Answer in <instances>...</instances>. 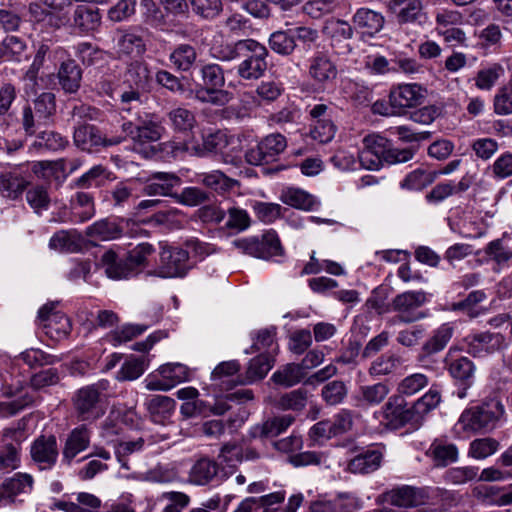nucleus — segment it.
<instances>
[{
  "label": "nucleus",
  "instance_id": "f257e3e1",
  "mask_svg": "<svg viewBox=\"0 0 512 512\" xmlns=\"http://www.w3.org/2000/svg\"><path fill=\"white\" fill-rule=\"evenodd\" d=\"M506 421V412L503 403L492 398L480 405L463 410L454 425V433L460 438L470 437L478 433H488Z\"/></svg>",
  "mask_w": 512,
  "mask_h": 512
},
{
  "label": "nucleus",
  "instance_id": "f03ea898",
  "mask_svg": "<svg viewBox=\"0 0 512 512\" xmlns=\"http://www.w3.org/2000/svg\"><path fill=\"white\" fill-rule=\"evenodd\" d=\"M201 83L195 87L194 97L202 103L224 106L231 99V93L224 90L225 76L222 67L207 63L200 67Z\"/></svg>",
  "mask_w": 512,
  "mask_h": 512
},
{
  "label": "nucleus",
  "instance_id": "7ed1b4c3",
  "mask_svg": "<svg viewBox=\"0 0 512 512\" xmlns=\"http://www.w3.org/2000/svg\"><path fill=\"white\" fill-rule=\"evenodd\" d=\"M56 113L55 95L51 92H43L37 96L32 103H26L21 109L22 134L31 137L41 126L52 122Z\"/></svg>",
  "mask_w": 512,
  "mask_h": 512
},
{
  "label": "nucleus",
  "instance_id": "20e7f679",
  "mask_svg": "<svg viewBox=\"0 0 512 512\" xmlns=\"http://www.w3.org/2000/svg\"><path fill=\"white\" fill-rule=\"evenodd\" d=\"M242 52L243 55L239 56L242 60L235 68L238 77L245 81L262 78L268 68L267 48L254 39H248Z\"/></svg>",
  "mask_w": 512,
  "mask_h": 512
},
{
  "label": "nucleus",
  "instance_id": "39448f33",
  "mask_svg": "<svg viewBox=\"0 0 512 512\" xmlns=\"http://www.w3.org/2000/svg\"><path fill=\"white\" fill-rule=\"evenodd\" d=\"M109 389L110 382L101 379L78 390L75 397V407L82 420H95L103 415L104 411L100 406V401L102 397L108 395Z\"/></svg>",
  "mask_w": 512,
  "mask_h": 512
},
{
  "label": "nucleus",
  "instance_id": "423d86ee",
  "mask_svg": "<svg viewBox=\"0 0 512 512\" xmlns=\"http://www.w3.org/2000/svg\"><path fill=\"white\" fill-rule=\"evenodd\" d=\"M234 143L233 137L228 139L224 132L218 130L203 136L202 144L193 145L191 149L192 154L200 157L220 151L224 163L239 166L241 163L240 151Z\"/></svg>",
  "mask_w": 512,
  "mask_h": 512
},
{
  "label": "nucleus",
  "instance_id": "0eeeda50",
  "mask_svg": "<svg viewBox=\"0 0 512 512\" xmlns=\"http://www.w3.org/2000/svg\"><path fill=\"white\" fill-rule=\"evenodd\" d=\"M442 493L440 488L414 487L402 485L386 491L381 495L382 500L397 507H415L425 504Z\"/></svg>",
  "mask_w": 512,
  "mask_h": 512
},
{
  "label": "nucleus",
  "instance_id": "6e6552de",
  "mask_svg": "<svg viewBox=\"0 0 512 512\" xmlns=\"http://www.w3.org/2000/svg\"><path fill=\"white\" fill-rule=\"evenodd\" d=\"M126 136H130L135 145L143 146L157 142L165 133L161 121L152 114L139 116L136 123L126 121L121 126Z\"/></svg>",
  "mask_w": 512,
  "mask_h": 512
},
{
  "label": "nucleus",
  "instance_id": "1a4fd4ad",
  "mask_svg": "<svg viewBox=\"0 0 512 512\" xmlns=\"http://www.w3.org/2000/svg\"><path fill=\"white\" fill-rule=\"evenodd\" d=\"M379 414L381 421L390 429H399L408 424L414 428L420 427L413 404L409 406L400 395L391 396Z\"/></svg>",
  "mask_w": 512,
  "mask_h": 512
},
{
  "label": "nucleus",
  "instance_id": "9d476101",
  "mask_svg": "<svg viewBox=\"0 0 512 512\" xmlns=\"http://www.w3.org/2000/svg\"><path fill=\"white\" fill-rule=\"evenodd\" d=\"M428 300V294L422 290L405 291L392 300V309L398 313L400 322L412 323L427 317V313L419 311V308Z\"/></svg>",
  "mask_w": 512,
  "mask_h": 512
},
{
  "label": "nucleus",
  "instance_id": "9b49d317",
  "mask_svg": "<svg viewBox=\"0 0 512 512\" xmlns=\"http://www.w3.org/2000/svg\"><path fill=\"white\" fill-rule=\"evenodd\" d=\"M427 90L417 83H403L391 87L388 98L399 116L407 113L408 109L422 104Z\"/></svg>",
  "mask_w": 512,
  "mask_h": 512
},
{
  "label": "nucleus",
  "instance_id": "f8f14e48",
  "mask_svg": "<svg viewBox=\"0 0 512 512\" xmlns=\"http://www.w3.org/2000/svg\"><path fill=\"white\" fill-rule=\"evenodd\" d=\"M287 147L286 138L273 133L263 138L257 145L245 152V159L251 165H261L274 160Z\"/></svg>",
  "mask_w": 512,
  "mask_h": 512
},
{
  "label": "nucleus",
  "instance_id": "ddd939ff",
  "mask_svg": "<svg viewBox=\"0 0 512 512\" xmlns=\"http://www.w3.org/2000/svg\"><path fill=\"white\" fill-rule=\"evenodd\" d=\"M188 252L178 247H165L160 253L156 274L162 278L183 277L190 268Z\"/></svg>",
  "mask_w": 512,
  "mask_h": 512
},
{
  "label": "nucleus",
  "instance_id": "4468645a",
  "mask_svg": "<svg viewBox=\"0 0 512 512\" xmlns=\"http://www.w3.org/2000/svg\"><path fill=\"white\" fill-rule=\"evenodd\" d=\"M37 319L45 330V334L54 340L66 338L71 332L70 319L61 312L55 311L54 304H45L39 311Z\"/></svg>",
  "mask_w": 512,
  "mask_h": 512
},
{
  "label": "nucleus",
  "instance_id": "2eb2a0df",
  "mask_svg": "<svg viewBox=\"0 0 512 512\" xmlns=\"http://www.w3.org/2000/svg\"><path fill=\"white\" fill-rule=\"evenodd\" d=\"M30 456L40 470H51L59 456L56 437L42 435L36 438L31 444Z\"/></svg>",
  "mask_w": 512,
  "mask_h": 512
},
{
  "label": "nucleus",
  "instance_id": "dca6fc26",
  "mask_svg": "<svg viewBox=\"0 0 512 512\" xmlns=\"http://www.w3.org/2000/svg\"><path fill=\"white\" fill-rule=\"evenodd\" d=\"M74 143L84 151H91L98 146L117 145L124 139L121 136L103 137L100 131L92 125L78 126L73 135Z\"/></svg>",
  "mask_w": 512,
  "mask_h": 512
},
{
  "label": "nucleus",
  "instance_id": "f3484780",
  "mask_svg": "<svg viewBox=\"0 0 512 512\" xmlns=\"http://www.w3.org/2000/svg\"><path fill=\"white\" fill-rule=\"evenodd\" d=\"M23 440V432L20 429L8 428L3 431V449L0 451V471L13 470L19 464V447Z\"/></svg>",
  "mask_w": 512,
  "mask_h": 512
},
{
  "label": "nucleus",
  "instance_id": "a211bd4d",
  "mask_svg": "<svg viewBox=\"0 0 512 512\" xmlns=\"http://www.w3.org/2000/svg\"><path fill=\"white\" fill-rule=\"evenodd\" d=\"M468 352L475 357L499 351L507 346L505 337L500 333L482 332L467 338Z\"/></svg>",
  "mask_w": 512,
  "mask_h": 512
},
{
  "label": "nucleus",
  "instance_id": "6ab92c4d",
  "mask_svg": "<svg viewBox=\"0 0 512 512\" xmlns=\"http://www.w3.org/2000/svg\"><path fill=\"white\" fill-rule=\"evenodd\" d=\"M91 430L82 424L70 431L62 449V462L70 465L73 459L90 446Z\"/></svg>",
  "mask_w": 512,
  "mask_h": 512
},
{
  "label": "nucleus",
  "instance_id": "aec40b11",
  "mask_svg": "<svg viewBox=\"0 0 512 512\" xmlns=\"http://www.w3.org/2000/svg\"><path fill=\"white\" fill-rule=\"evenodd\" d=\"M337 74L336 65L327 55L318 53L309 60V76L320 87L331 85Z\"/></svg>",
  "mask_w": 512,
  "mask_h": 512
},
{
  "label": "nucleus",
  "instance_id": "412c9836",
  "mask_svg": "<svg viewBox=\"0 0 512 512\" xmlns=\"http://www.w3.org/2000/svg\"><path fill=\"white\" fill-rule=\"evenodd\" d=\"M180 183V178L173 173L156 172L146 181L143 193L148 196H174L172 190Z\"/></svg>",
  "mask_w": 512,
  "mask_h": 512
},
{
  "label": "nucleus",
  "instance_id": "4be33fe9",
  "mask_svg": "<svg viewBox=\"0 0 512 512\" xmlns=\"http://www.w3.org/2000/svg\"><path fill=\"white\" fill-rule=\"evenodd\" d=\"M386 8L399 24H406L420 18L423 4L421 0H390L386 3Z\"/></svg>",
  "mask_w": 512,
  "mask_h": 512
},
{
  "label": "nucleus",
  "instance_id": "5701e85b",
  "mask_svg": "<svg viewBox=\"0 0 512 512\" xmlns=\"http://www.w3.org/2000/svg\"><path fill=\"white\" fill-rule=\"evenodd\" d=\"M354 28L369 37L379 33L385 23L384 16L369 8H359L352 17Z\"/></svg>",
  "mask_w": 512,
  "mask_h": 512
},
{
  "label": "nucleus",
  "instance_id": "b1692460",
  "mask_svg": "<svg viewBox=\"0 0 512 512\" xmlns=\"http://www.w3.org/2000/svg\"><path fill=\"white\" fill-rule=\"evenodd\" d=\"M70 207L72 217L65 216L62 218L63 222H85L91 219L95 212L92 197L84 192H78L71 198Z\"/></svg>",
  "mask_w": 512,
  "mask_h": 512
},
{
  "label": "nucleus",
  "instance_id": "393cba45",
  "mask_svg": "<svg viewBox=\"0 0 512 512\" xmlns=\"http://www.w3.org/2000/svg\"><path fill=\"white\" fill-rule=\"evenodd\" d=\"M54 507L64 512H98L101 500L94 494L80 492L76 495V502L56 501Z\"/></svg>",
  "mask_w": 512,
  "mask_h": 512
},
{
  "label": "nucleus",
  "instance_id": "a878e982",
  "mask_svg": "<svg viewBox=\"0 0 512 512\" xmlns=\"http://www.w3.org/2000/svg\"><path fill=\"white\" fill-rule=\"evenodd\" d=\"M80 166L79 160H66L59 159L57 161H40L36 162L32 166V170L35 174L49 178L51 176L59 177V173L66 174L72 173Z\"/></svg>",
  "mask_w": 512,
  "mask_h": 512
},
{
  "label": "nucleus",
  "instance_id": "bb28decb",
  "mask_svg": "<svg viewBox=\"0 0 512 512\" xmlns=\"http://www.w3.org/2000/svg\"><path fill=\"white\" fill-rule=\"evenodd\" d=\"M456 352L457 349L451 347L445 356L444 362L453 378L468 381L473 376L474 364L467 357H455Z\"/></svg>",
  "mask_w": 512,
  "mask_h": 512
},
{
  "label": "nucleus",
  "instance_id": "cd10ccee",
  "mask_svg": "<svg viewBox=\"0 0 512 512\" xmlns=\"http://www.w3.org/2000/svg\"><path fill=\"white\" fill-rule=\"evenodd\" d=\"M100 264L105 274L111 279L120 280L134 276L126 258L118 260L116 253L112 250L104 252L101 256Z\"/></svg>",
  "mask_w": 512,
  "mask_h": 512
},
{
  "label": "nucleus",
  "instance_id": "c85d7f7f",
  "mask_svg": "<svg viewBox=\"0 0 512 512\" xmlns=\"http://www.w3.org/2000/svg\"><path fill=\"white\" fill-rule=\"evenodd\" d=\"M24 144L22 131L8 118L0 120V149L8 153L20 149Z\"/></svg>",
  "mask_w": 512,
  "mask_h": 512
},
{
  "label": "nucleus",
  "instance_id": "c756f323",
  "mask_svg": "<svg viewBox=\"0 0 512 512\" xmlns=\"http://www.w3.org/2000/svg\"><path fill=\"white\" fill-rule=\"evenodd\" d=\"M382 460V454L376 450H366L353 457L347 466L352 473L368 474L376 471Z\"/></svg>",
  "mask_w": 512,
  "mask_h": 512
},
{
  "label": "nucleus",
  "instance_id": "7c9ffc66",
  "mask_svg": "<svg viewBox=\"0 0 512 512\" xmlns=\"http://www.w3.org/2000/svg\"><path fill=\"white\" fill-rule=\"evenodd\" d=\"M390 393V387L383 382L359 387L355 399L358 406H375L380 404Z\"/></svg>",
  "mask_w": 512,
  "mask_h": 512
},
{
  "label": "nucleus",
  "instance_id": "2f4dec72",
  "mask_svg": "<svg viewBox=\"0 0 512 512\" xmlns=\"http://www.w3.org/2000/svg\"><path fill=\"white\" fill-rule=\"evenodd\" d=\"M151 81L152 75L148 64L142 61H134L129 64L125 73L124 84L147 91Z\"/></svg>",
  "mask_w": 512,
  "mask_h": 512
},
{
  "label": "nucleus",
  "instance_id": "473e14b6",
  "mask_svg": "<svg viewBox=\"0 0 512 512\" xmlns=\"http://www.w3.org/2000/svg\"><path fill=\"white\" fill-rule=\"evenodd\" d=\"M290 415L274 417L265 421L262 425H255L250 429L252 438L275 437L284 432L293 422Z\"/></svg>",
  "mask_w": 512,
  "mask_h": 512
},
{
  "label": "nucleus",
  "instance_id": "72a5a7b5",
  "mask_svg": "<svg viewBox=\"0 0 512 512\" xmlns=\"http://www.w3.org/2000/svg\"><path fill=\"white\" fill-rule=\"evenodd\" d=\"M280 200L286 205L305 211L313 210L318 206V202L313 195L294 187L283 189L280 194Z\"/></svg>",
  "mask_w": 512,
  "mask_h": 512
},
{
  "label": "nucleus",
  "instance_id": "f704fd0d",
  "mask_svg": "<svg viewBox=\"0 0 512 512\" xmlns=\"http://www.w3.org/2000/svg\"><path fill=\"white\" fill-rule=\"evenodd\" d=\"M275 336V327L259 330L252 336L253 344L251 346V351L246 350V353L260 351V354H266L273 358V356L278 351V345L276 343Z\"/></svg>",
  "mask_w": 512,
  "mask_h": 512
},
{
  "label": "nucleus",
  "instance_id": "c9c22d12",
  "mask_svg": "<svg viewBox=\"0 0 512 512\" xmlns=\"http://www.w3.org/2000/svg\"><path fill=\"white\" fill-rule=\"evenodd\" d=\"M426 454L433 459L436 466H447L457 461L458 449L454 444L435 440Z\"/></svg>",
  "mask_w": 512,
  "mask_h": 512
},
{
  "label": "nucleus",
  "instance_id": "e433bc0d",
  "mask_svg": "<svg viewBox=\"0 0 512 512\" xmlns=\"http://www.w3.org/2000/svg\"><path fill=\"white\" fill-rule=\"evenodd\" d=\"M197 181L217 193H225L238 184L237 180L229 178L219 170L199 173Z\"/></svg>",
  "mask_w": 512,
  "mask_h": 512
},
{
  "label": "nucleus",
  "instance_id": "4c0bfd02",
  "mask_svg": "<svg viewBox=\"0 0 512 512\" xmlns=\"http://www.w3.org/2000/svg\"><path fill=\"white\" fill-rule=\"evenodd\" d=\"M454 334V326L451 323H444L432 332L431 337L423 345L426 354H436L442 351Z\"/></svg>",
  "mask_w": 512,
  "mask_h": 512
},
{
  "label": "nucleus",
  "instance_id": "58836bf2",
  "mask_svg": "<svg viewBox=\"0 0 512 512\" xmlns=\"http://www.w3.org/2000/svg\"><path fill=\"white\" fill-rule=\"evenodd\" d=\"M323 33L331 40L333 47L353 37L354 28L345 20L331 19L323 27Z\"/></svg>",
  "mask_w": 512,
  "mask_h": 512
},
{
  "label": "nucleus",
  "instance_id": "ea45409f",
  "mask_svg": "<svg viewBox=\"0 0 512 512\" xmlns=\"http://www.w3.org/2000/svg\"><path fill=\"white\" fill-rule=\"evenodd\" d=\"M81 245L82 238L75 230L57 232L49 241L50 248L62 252H77L81 249Z\"/></svg>",
  "mask_w": 512,
  "mask_h": 512
},
{
  "label": "nucleus",
  "instance_id": "a19ab883",
  "mask_svg": "<svg viewBox=\"0 0 512 512\" xmlns=\"http://www.w3.org/2000/svg\"><path fill=\"white\" fill-rule=\"evenodd\" d=\"M59 82L62 88L69 93L76 92L80 87L81 69L73 60L61 64L58 72Z\"/></svg>",
  "mask_w": 512,
  "mask_h": 512
},
{
  "label": "nucleus",
  "instance_id": "79ce46f5",
  "mask_svg": "<svg viewBox=\"0 0 512 512\" xmlns=\"http://www.w3.org/2000/svg\"><path fill=\"white\" fill-rule=\"evenodd\" d=\"M101 23V16L97 9L78 6L74 11L73 24L82 32L96 30Z\"/></svg>",
  "mask_w": 512,
  "mask_h": 512
},
{
  "label": "nucleus",
  "instance_id": "37998d69",
  "mask_svg": "<svg viewBox=\"0 0 512 512\" xmlns=\"http://www.w3.org/2000/svg\"><path fill=\"white\" fill-rule=\"evenodd\" d=\"M218 473L216 462L203 458L198 460L191 468L189 473L190 481L197 485L209 483Z\"/></svg>",
  "mask_w": 512,
  "mask_h": 512
},
{
  "label": "nucleus",
  "instance_id": "c03bdc74",
  "mask_svg": "<svg viewBox=\"0 0 512 512\" xmlns=\"http://www.w3.org/2000/svg\"><path fill=\"white\" fill-rule=\"evenodd\" d=\"M441 402V393L436 386L426 392L421 398L413 403L415 414L418 418L420 426L423 423L425 416L432 410L438 407Z\"/></svg>",
  "mask_w": 512,
  "mask_h": 512
},
{
  "label": "nucleus",
  "instance_id": "a18cd8bd",
  "mask_svg": "<svg viewBox=\"0 0 512 512\" xmlns=\"http://www.w3.org/2000/svg\"><path fill=\"white\" fill-rule=\"evenodd\" d=\"M144 91L124 84L118 87L116 91V99L118 100L117 106L121 111L131 112L133 109L138 108L142 104V93Z\"/></svg>",
  "mask_w": 512,
  "mask_h": 512
},
{
  "label": "nucleus",
  "instance_id": "49530a36",
  "mask_svg": "<svg viewBox=\"0 0 512 512\" xmlns=\"http://www.w3.org/2000/svg\"><path fill=\"white\" fill-rule=\"evenodd\" d=\"M153 420L158 422L171 415L175 408V401L164 395H154L146 403Z\"/></svg>",
  "mask_w": 512,
  "mask_h": 512
},
{
  "label": "nucleus",
  "instance_id": "de8ad7c7",
  "mask_svg": "<svg viewBox=\"0 0 512 512\" xmlns=\"http://www.w3.org/2000/svg\"><path fill=\"white\" fill-rule=\"evenodd\" d=\"M2 52L8 60L20 62L28 58L27 43L24 38L8 35L2 42Z\"/></svg>",
  "mask_w": 512,
  "mask_h": 512
},
{
  "label": "nucleus",
  "instance_id": "09e8293b",
  "mask_svg": "<svg viewBox=\"0 0 512 512\" xmlns=\"http://www.w3.org/2000/svg\"><path fill=\"white\" fill-rule=\"evenodd\" d=\"M356 508L354 497L340 495L329 501H319L312 507L313 512H352Z\"/></svg>",
  "mask_w": 512,
  "mask_h": 512
},
{
  "label": "nucleus",
  "instance_id": "8fccbe9b",
  "mask_svg": "<svg viewBox=\"0 0 512 512\" xmlns=\"http://www.w3.org/2000/svg\"><path fill=\"white\" fill-rule=\"evenodd\" d=\"M27 181L17 172H6L0 176V190L5 197L15 199L25 189Z\"/></svg>",
  "mask_w": 512,
  "mask_h": 512
},
{
  "label": "nucleus",
  "instance_id": "3c124183",
  "mask_svg": "<svg viewBox=\"0 0 512 512\" xmlns=\"http://www.w3.org/2000/svg\"><path fill=\"white\" fill-rule=\"evenodd\" d=\"M197 54L191 45L180 44L169 56L173 66L180 71H188L196 61Z\"/></svg>",
  "mask_w": 512,
  "mask_h": 512
},
{
  "label": "nucleus",
  "instance_id": "603ef678",
  "mask_svg": "<svg viewBox=\"0 0 512 512\" xmlns=\"http://www.w3.org/2000/svg\"><path fill=\"white\" fill-rule=\"evenodd\" d=\"M304 371L299 364H287L272 375V380L279 385L291 387L304 378Z\"/></svg>",
  "mask_w": 512,
  "mask_h": 512
},
{
  "label": "nucleus",
  "instance_id": "864d4df0",
  "mask_svg": "<svg viewBox=\"0 0 512 512\" xmlns=\"http://www.w3.org/2000/svg\"><path fill=\"white\" fill-rule=\"evenodd\" d=\"M121 229L110 220L103 219L95 222L87 228V235L102 241L111 240L119 237Z\"/></svg>",
  "mask_w": 512,
  "mask_h": 512
},
{
  "label": "nucleus",
  "instance_id": "5fc2aeb1",
  "mask_svg": "<svg viewBox=\"0 0 512 512\" xmlns=\"http://www.w3.org/2000/svg\"><path fill=\"white\" fill-rule=\"evenodd\" d=\"M273 366V358L266 354H259L249 362L246 372L247 382H254L266 376Z\"/></svg>",
  "mask_w": 512,
  "mask_h": 512
},
{
  "label": "nucleus",
  "instance_id": "6e6d98bb",
  "mask_svg": "<svg viewBox=\"0 0 512 512\" xmlns=\"http://www.w3.org/2000/svg\"><path fill=\"white\" fill-rule=\"evenodd\" d=\"M270 48L281 55L291 54L295 47V39L292 30L289 31H276L271 34L269 38Z\"/></svg>",
  "mask_w": 512,
  "mask_h": 512
},
{
  "label": "nucleus",
  "instance_id": "4d7b16f0",
  "mask_svg": "<svg viewBox=\"0 0 512 512\" xmlns=\"http://www.w3.org/2000/svg\"><path fill=\"white\" fill-rule=\"evenodd\" d=\"M172 127L177 131H190L196 125V118L192 111L184 107H177L168 113Z\"/></svg>",
  "mask_w": 512,
  "mask_h": 512
},
{
  "label": "nucleus",
  "instance_id": "13d9d810",
  "mask_svg": "<svg viewBox=\"0 0 512 512\" xmlns=\"http://www.w3.org/2000/svg\"><path fill=\"white\" fill-rule=\"evenodd\" d=\"M118 51L126 55H141L145 51V43L141 36L125 32L119 35L117 41Z\"/></svg>",
  "mask_w": 512,
  "mask_h": 512
},
{
  "label": "nucleus",
  "instance_id": "bf43d9fd",
  "mask_svg": "<svg viewBox=\"0 0 512 512\" xmlns=\"http://www.w3.org/2000/svg\"><path fill=\"white\" fill-rule=\"evenodd\" d=\"M240 365L236 360L225 361L215 367L211 373V379L215 385L222 387L234 383L231 378L239 371Z\"/></svg>",
  "mask_w": 512,
  "mask_h": 512
},
{
  "label": "nucleus",
  "instance_id": "052dcab7",
  "mask_svg": "<svg viewBox=\"0 0 512 512\" xmlns=\"http://www.w3.org/2000/svg\"><path fill=\"white\" fill-rule=\"evenodd\" d=\"M259 250L263 253L261 259L265 260L283 254V247L274 230H268L262 235L261 239H259Z\"/></svg>",
  "mask_w": 512,
  "mask_h": 512
},
{
  "label": "nucleus",
  "instance_id": "680f3d73",
  "mask_svg": "<svg viewBox=\"0 0 512 512\" xmlns=\"http://www.w3.org/2000/svg\"><path fill=\"white\" fill-rule=\"evenodd\" d=\"M505 73L501 64L495 63L478 71L475 85L481 90H490Z\"/></svg>",
  "mask_w": 512,
  "mask_h": 512
},
{
  "label": "nucleus",
  "instance_id": "e2e57ef3",
  "mask_svg": "<svg viewBox=\"0 0 512 512\" xmlns=\"http://www.w3.org/2000/svg\"><path fill=\"white\" fill-rule=\"evenodd\" d=\"M429 384V378L423 373H414L400 381L397 391L400 396H412Z\"/></svg>",
  "mask_w": 512,
  "mask_h": 512
},
{
  "label": "nucleus",
  "instance_id": "0e129e2a",
  "mask_svg": "<svg viewBox=\"0 0 512 512\" xmlns=\"http://www.w3.org/2000/svg\"><path fill=\"white\" fill-rule=\"evenodd\" d=\"M33 479L28 474L18 473L7 479L3 484V494L7 497H14L20 493L31 490Z\"/></svg>",
  "mask_w": 512,
  "mask_h": 512
},
{
  "label": "nucleus",
  "instance_id": "69168bd1",
  "mask_svg": "<svg viewBox=\"0 0 512 512\" xmlns=\"http://www.w3.org/2000/svg\"><path fill=\"white\" fill-rule=\"evenodd\" d=\"M347 393L348 389L343 381L333 380L323 386L321 396L328 405H337L344 401Z\"/></svg>",
  "mask_w": 512,
  "mask_h": 512
},
{
  "label": "nucleus",
  "instance_id": "338daca9",
  "mask_svg": "<svg viewBox=\"0 0 512 512\" xmlns=\"http://www.w3.org/2000/svg\"><path fill=\"white\" fill-rule=\"evenodd\" d=\"M159 374L175 387L177 384L190 379V370L181 363H169L159 368Z\"/></svg>",
  "mask_w": 512,
  "mask_h": 512
},
{
  "label": "nucleus",
  "instance_id": "774afa93",
  "mask_svg": "<svg viewBox=\"0 0 512 512\" xmlns=\"http://www.w3.org/2000/svg\"><path fill=\"white\" fill-rule=\"evenodd\" d=\"M499 448V442L493 438H479L470 443L469 456L482 460L493 455Z\"/></svg>",
  "mask_w": 512,
  "mask_h": 512
}]
</instances>
